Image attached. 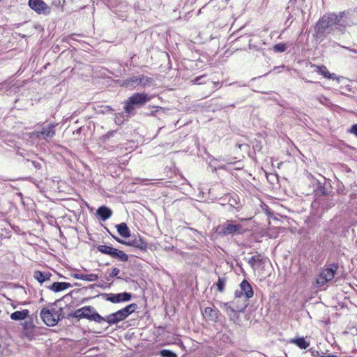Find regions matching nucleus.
<instances>
[{
  "label": "nucleus",
  "mask_w": 357,
  "mask_h": 357,
  "mask_svg": "<svg viewBox=\"0 0 357 357\" xmlns=\"http://www.w3.org/2000/svg\"><path fill=\"white\" fill-rule=\"evenodd\" d=\"M342 22L340 12L324 15L316 24L314 29L316 38H321L330 33H344L345 31Z\"/></svg>",
  "instance_id": "nucleus-1"
},
{
  "label": "nucleus",
  "mask_w": 357,
  "mask_h": 357,
  "mask_svg": "<svg viewBox=\"0 0 357 357\" xmlns=\"http://www.w3.org/2000/svg\"><path fill=\"white\" fill-rule=\"evenodd\" d=\"M40 317L47 326H54L59 320L63 318V309L59 307L56 303H53L41 309Z\"/></svg>",
  "instance_id": "nucleus-2"
},
{
  "label": "nucleus",
  "mask_w": 357,
  "mask_h": 357,
  "mask_svg": "<svg viewBox=\"0 0 357 357\" xmlns=\"http://www.w3.org/2000/svg\"><path fill=\"white\" fill-rule=\"evenodd\" d=\"M151 100V96L144 93H136L125 102L124 110L128 114H133L136 109L140 108Z\"/></svg>",
  "instance_id": "nucleus-3"
},
{
  "label": "nucleus",
  "mask_w": 357,
  "mask_h": 357,
  "mask_svg": "<svg viewBox=\"0 0 357 357\" xmlns=\"http://www.w3.org/2000/svg\"><path fill=\"white\" fill-rule=\"evenodd\" d=\"M137 308L135 303H132L117 312L107 316L106 322L109 325L117 324L119 321L126 319L131 313Z\"/></svg>",
  "instance_id": "nucleus-4"
},
{
  "label": "nucleus",
  "mask_w": 357,
  "mask_h": 357,
  "mask_svg": "<svg viewBox=\"0 0 357 357\" xmlns=\"http://www.w3.org/2000/svg\"><path fill=\"white\" fill-rule=\"evenodd\" d=\"M337 268L338 266L335 264H331L327 268H324L317 278L316 283L317 286H323L328 282L332 280Z\"/></svg>",
  "instance_id": "nucleus-5"
},
{
  "label": "nucleus",
  "mask_w": 357,
  "mask_h": 357,
  "mask_svg": "<svg viewBox=\"0 0 357 357\" xmlns=\"http://www.w3.org/2000/svg\"><path fill=\"white\" fill-rule=\"evenodd\" d=\"M58 126V123H50L47 125L43 126L40 130L34 131L31 133L32 138H42L46 142H49L52 139L55 134V128Z\"/></svg>",
  "instance_id": "nucleus-6"
},
{
  "label": "nucleus",
  "mask_w": 357,
  "mask_h": 357,
  "mask_svg": "<svg viewBox=\"0 0 357 357\" xmlns=\"http://www.w3.org/2000/svg\"><path fill=\"white\" fill-rule=\"evenodd\" d=\"M217 231L220 235L228 236L234 234H242L243 227L240 224H232L231 221L227 220L217 228Z\"/></svg>",
  "instance_id": "nucleus-7"
},
{
  "label": "nucleus",
  "mask_w": 357,
  "mask_h": 357,
  "mask_svg": "<svg viewBox=\"0 0 357 357\" xmlns=\"http://www.w3.org/2000/svg\"><path fill=\"white\" fill-rule=\"evenodd\" d=\"M29 7L38 14L49 15L51 8L43 0H29Z\"/></svg>",
  "instance_id": "nucleus-8"
},
{
  "label": "nucleus",
  "mask_w": 357,
  "mask_h": 357,
  "mask_svg": "<svg viewBox=\"0 0 357 357\" xmlns=\"http://www.w3.org/2000/svg\"><path fill=\"white\" fill-rule=\"evenodd\" d=\"M344 31L347 27H350L354 25H357V9L354 10H347L340 12Z\"/></svg>",
  "instance_id": "nucleus-9"
},
{
  "label": "nucleus",
  "mask_w": 357,
  "mask_h": 357,
  "mask_svg": "<svg viewBox=\"0 0 357 357\" xmlns=\"http://www.w3.org/2000/svg\"><path fill=\"white\" fill-rule=\"evenodd\" d=\"M254 292L250 284L244 280L240 284V289L235 291L236 297H241L245 296L247 299H249L253 296Z\"/></svg>",
  "instance_id": "nucleus-10"
},
{
  "label": "nucleus",
  "mask_w": 357,
  "mask_h": 357,
  "mask_svg": "<svg viewBox=\"0 0 357 357\" xmlns=\"http://www.w3.org/2000/svg\"><path fill=\"white\" fill-rule=\"evenodd\" d=\"M126 245L135 247L142 251H145L147 249L148 245L146 240L140 236L134 235L131 236L128 241H126Z\"/></svg>",
  "instance_id": "nucleus-11"
},
{
  "label": "nucleus",
  "mask_w": 357,
  "mask_h": 357,
  "mask_svg": "<svg viewBox=\"0 0 357 357\" xmlns=\"http://www.w3.org/2000/svg\"><path fill=\"white\" fill-rule=\"evenodd\" d=\"M105 299L113 303H119L121 302L129 301L131 299V294L123 292L119 294H105Z\"/></svg>",
  "instance_id": "nucleus-12"
},
{
  "label": "nucleus",
  "mask_w": 357,
  "mask_h": 357,
  "mask_svg": "<svg viewBox=\"0 0 357 357\" xmlns=\"http://www.w3.org/2000/svg\"><path fill=\"white\" fill-rule=\"evenodd\" d=\"M266 260V259L264 256L260 254H257L249 259L248 264L252 267V268L255 271L261 265H264Z\"/></svg>",
  "instance_id": "nucleus-13"
},
{
  "label": "nucleus",
  "mask_w": 357,
  "mask_h": 357,
  "mask_svg": "<svg viewBox=\"0 0 357 357\" xmlns=\"http://www.w3.org/2000/svg\"><path fill=\"white\" fill-rule=\"evenodd\" d=\"M109 8L117 14L126 12L128 9V6L125 2H118L116 0H113L109 2Z\"/></svg>",
  "instance_id": "nucleus-14"
},
{
  "label": "nucleus",
  "mask_w": 357,
  "mask_h": 357,
  "mask_svg": "<svg viewBox=\"0 0 357 357\" xmlns=\"http://www.w3.org/2000/svg\"><path fill=\"white\" fill-rule=\"evenodd\" d=\"M45 287L54 292H59L71 287L72 284L65 282H54L52 284H45Z\"/></svg>",
  "instance_id": "nucleus-15"
},
{
  "label": "nucleus",
  "mask_w": 357,
  "mask_h": 357,
  "mask_svg": "<svg viewBox=\"0 0 357 357\" xmlns=\"http://www.w3.org/2000/svg\"><path fill=\"white\" fill-rule=\"evenodd\" d=\"M52 276V275L48 271H36L33 273V278L40 284L45 283V284H50L49 282Z\"/></svg>",
  "instance_id": "nucleus-16"
},
{
  "label": "nucleus",
  "mask_w": 357,
  "mask_h": 357,
  "mask_svg": "<svg viewBox=\"0 0 357 357\" xmlns=\"http://www.w3.org/2000/svg\"><path fill=\"white\" fill-rule=\"evenodd\" d=\"M95 215L102 221H106L112 215V211L105 206H102L96 210Z\"/></svg>",
  "instance_id": "nucleus-17"
},
{
  "label": "nucleus",
  "mask_w": 357,
  "mask_h": 357,
  "mask_svg": "<svg viewBox=\"0 0 357 357\" xmlns=\"http://www.w3.org/2000/svg\"><path fill=\"white\" fill-rule=\"evenodd\" d=\"M221 308L228 314L231 315L233 313L242 311L244 307H236L234 306V301L223 303L221 305Z\"/></svg>",
  "instance_id": "nucleus-18"
},
{
  "label": "nucleus",
  "mask_w": 357,
  "mask_h": 357,
  "mask_svg": "<svg viewBox=\"0 0 357 357\" xmlns=\"http://www.w3.org/2000/svg\"><path fill=\"white\" fill-rule=\"evenodd\" d=\"M203 315L208 320L216 321L218 318V310L210 307H207L204 309Z\"/></svg>",
  "instance_id": "nucleus-19"
},
{
  "label": "nucleus",
  "mask_w": 357,
  "mask_h": 357,
  "mask_svg": "<svg viewBox=\"0 0 357 357\" xmlns=\"http://www.w3.org/2000/svg\"><path fill=\"white\" fill-rule=\"evenodd\" d=\"M110 257L119 261L126 262L128 260V256L123 251L113 248Z\"/></svg>",
  "instance_id": "nucleus-20"
},
{
  "label": "nucleus",
  "mask_w": 357,
  "mask_h": 357,
  "mask_svg": "<svg viewBox=\"0 0 357 357\" xmlns=\"http://www.w3.org/2000/svg\"><path fill=\"white\" fill-rule=\"evenodd\" d=\"M73 316L79 319L82 318L89 319V306H85L76 310L73 313Z\"/></svg>",
  "instance_id": "nucleus-21"
},
{
  "label": "nucleus",
  "mask_w": 357,
  "mask_h": 357,
  "mask_svg": "<svg viewBox=\"0 0 357 357\" xmlns=\"http://www.w3.org/2000/svg\"><path fill=\"white\" fill-rule=\"evenodd\" d=\"M317 72L324 76L325 77H327L331 79H337V77H336L335 74L334 73H330L328 70L327 68L325 66H317Z\"/></svg>",
  "instance_id": "nucleus-22"
},
{
  "label": "nucleus",
  "mask_w": 357,
  "mask_h": 357,
  "mask_svg": "<svg viewBox=\"0 0 357 357\" xmlns=\"http://www.w3.org/2000/svg\"><path fill=\"white\" fill-rule=\"evenodd\" d=\"M119 234L123 237L128 238L130 236V229L125 222L120 223L116 226Z\"/></svg>",
  "instance_id": "nucleus-23"
},
{
  "label": "nucleus",
  "mask_w": 357,
  "mask_h": 357,
  "mask_svg": "<svg viewBox=\"0 0 357 357\" xmlns=\"http://www.w3.org/2000/svg\"><path fill=\"white\" fill-rule=\"evenodd\" d=\"M28 310H23L22 311H15L10 314V319L14 321L24 320L29 315Z\"/></svg>",
  "instance_id": "nucleus-24"
},
{
  "label": "nucleus",
  "mask_w": 357,
  "mask_h": 357,
  "mask_svg": "<svg viewBox=\"0 0 357 357\" xmlns=\"http://www.w3.org/2000/svg\"><path fill=\"white\" fill-rule=\"evenodd\" d=\"M122 86L127 88H135L139 86L138 76L128 78L123 82Z\"/></svg>",
  "instance_id": "nucleus-25"
},
{
  "label": "nucleus",
  "mask_w": 357,
  "mask_h": 357,
  "mask_svg": "<svg viewBox=\"0 0 357 357\" xmlns=\"http://www.w3.org/2000/svg\"><path fill=\"white\" fill-rule=\"evenodd\" d=\"M291 342L296 344L301 349H306L310 346V343L303 337L294 339L291 340Z\"/></svg>",
  "instance_id": "nucleus-26"
},
{
  "label": "nucleus",
  "mask_w": 357,
  "mask_h": 357,
  "mask_svg": "<svg viewBox=\"0 0 357 357\" xmlns=\"http://www.w3.org/2000/svg\"><path fill=\"white\" fill-rule=\"evenodd\" d=\"M139 86H146L149 85L153 79L151 77H149L146 75H142L138 76Z\"/></svg>",
  "instance_id": "nucleus-27"
},
{
  "label": "nucleus",
  "mask_w": 357,
  "mask_h": 357,
  "mask_svg": "<svg viewBox=\"0 0 357 357\" xmlns=\"http://www.w3.org/2000/svg\"><path fill=\"white\" fill-rule=\"evenodd\" d=\"M130 114H124L123 113H118L115 116L114 121L117 125H121L126 120H127Z\"/></svg>",
  "instance_id": "nucleus-28"
},
{
  "label": "nucleus",
  "mask_w": 357,
  "mask_h": 357,
  "mask_svg": "<svg viewBox=\"0 0 357 357\" xmlns=\"http://www.w3.org/2000/svg\"><path fill=\"white\" fill-rule=\"evenodd\" d=\"M107 317H102L98 313H97L95 310L92 311L91 309V321L93 320L98 323H101L102 321H106Z\"/></svg>",
  "instance_id": "nucleus-29"
},
{
  "label": "nucleus",
  "mask_w": 357,
  "mask_h": 357,
  "mask_svg": "<svg viewBox=\"0 0 357 357\" xmlns=\"http://www.w3.org/2000/svg\"><path fill=\"white\" fill-rule=\"evenodd\" d=\"M97 249L98 251L110 256L113 247L105 245H100L97 247Z\"/></svg>",
  "instance_id": "nucleus-30"
},
{
  "label": "nucleus",
  "mask_w": 357,
  "mask_h": 357,
  "mask_svg": "<svg viewBox=\"0 0 357 357\" xmlns=\"http://www.w3.org/2000/svg\"><path fill=\"white\" fill-rule=\"evenodd\" d=\"M226 278H218V280L217 282L215 283V285L217 287V289L219 292H222L225 290V286L226 283Z\"/></svg>",
  "instance_id": "nucleus-31"
},
{
  "label": "nucleus",
  "mask_w": 357,
  "mask_h": 357,
  "mask_svg": "<svg viewBox=\"0 0 357 357\" xmlns=\"http://www.w3.org/2000/svg\"><path fill=\"white\" fill-rule=\"evenodd\" d=\"M316 195H326L327 192L324 186L321 185L320 182L318 183L317 188L315 190Z\"/></svg>",
  "instance_id": "nucleus-32"
},
{
  "label": "nucleus",
  "mask_w": 357,
  "mask_h": 357,
  "mask_svg": "<svg viewBox=\"0 0 357 357\" xmlns=\"http://www.w3.org/2000/svg\"><path fill=\"white\" fill-rule=\"evenodd\" d=\"M287 50L284 43H278L273 46V50L276 52H284Z\"/></svg>",
  "instance_id": "nucleus-33"
},
{
  "label": "nucleus",
  "mask_w": 357,
  "mask_h": 357,
  "mask_svg": "<svg viewBox=\"0 0 357 357\" xmlns=\"http://www.w3.org/2000/svg\"><path fill=\"white\" fill-rule=\"evenodd\" d=\"M160 354L162 357H176V354L173 351L167 349H162L160 351Z\"/></svg>",
  "instance_id": "nucleus-34"
},
{
  "label": "nucleus",
  "mask_w": 357,
  "mask_h": 357,
  "mask_svg": "<svg viewBox=\"0 0 357 357\" xmlns=\"http://www.w3.org/2000/svg\"><path fill=\"white\" fill-rule=\"evenodd\" d=\"M73 277L77 279H81L83 280L89 281V274L76 273L73 274Z\"/></svg>",
  "instance_id": "nucleus-35"
},
{
  "label": "nucleus",
  "mask_w": 357,
  "mask_h": 357,
  "mask_svg": "<svg viewBox=\"0 0 357 357\" xmlns=\"http://www.w3.org/2000/svg\"><path fill=\"white\" fill-rule=\"evenodd\" d=\"M27 162H30L36 169L42 168V165L39 161L27 160Z\"/></svg>",
  "instance_id": "nucleus-36"
},
{
  "label": "nucleus",
  "mask_w": 357,
  "mask_h": 357,
  "mask_svg": "<svg viewBox=\"0 0 357 357\" xmlns=\"http://www.w3.org/2000/svg\"><path fill=\"white\" fill-rule=\"evenodd\" d=\"M238 202V197H231L228 201V203L231 206H235Z\"/></svg>",
  "instance_id": "nucleus-37"
},
{
  "label": "nucleus",
  "mask_w": 357,
  "mask_h": 357,
  "mask_svg": "<svg viewBox=\"0 0 357 357\" xmlns=\"http://www.w3.org/2000/svg\"><path fill=\"white\" fill-rule=\"evenodd\" d=\"M120 273V270L118 268H113L111 273H109L110 277H116Z\"/></svg>",
  "instance_id": "nucleus-38"
},
{
  "label": "nucleus",
  "mask_w": 357,
  "mask_h": 357,
  "mask_svg": "<svg viewBox=\"0 0 357 357\" xmlns=\"http://www.w3.org/2000/svg\"><path fill=\"white\" fill-rule=\"evenodd\" d=\"M317 99L321 103V104H324V105H326L328 102V100L327 98H326L325 96H319L317 98Z\"/></svg>",
  "instance_id": "nucleus-39"
},
{
  "label": "nucleus",
  "mask_w": 357,
  "mask_h": 357,
  "mask_svg": "<svg viewBox=\"0 0 357 357\" xmlns=\"http://www.w3.org/2000/svg\"><path fill=\"white\" fill-rule=\"evenodd\" d=\"M349 132L357 137V124L352 126L349 130Z\"/></svg>",
  "instance_id": "nucleus-40"
},
{
  "label": "nucleus",
  "mask_w": 357,
  "mask_h": 357,
  "mask_svg": "<svg viewBox=\"0 0 357 357\" xmlns=\"http://www.w3.org/2000/svg\"><path fill=\"white\" fill-rule=\"evenodd\" d=\"M203 77H204V76H202V77H196V78L193 80L194 83H195V84H202V82H199V81H200V79H202Z\"/></svg>",
  "instance_id": "nucleus-41"
},
{
  "label": "nucleus",
  "mask_w": 357,
  "mask_h": 357,
  "mask_svg": "<svg viewBox=\"0 0 357 357\" xmlns=\"http://www.w3.org/2000/svg\"><path fill=\"white\" fill-rule=\"evenodd\" d=\"M114 238L119 243H121V244H124V245H126V241H124V240H121L117 237H114Z\"/></svg>",
  "instance_id": "nucleus-42"
},
{
  "label": "nucleus",
  "mask_w": 357,
  "mask_h": 357,
  "mask_svg": "<svg viewBox=\"0 0 357 357\" xmlns=\"http://www.w3.org/2000/svg\"><path fill=\"white\" fill-rule=\"evenodd\" d=\"M343 48H345L347 50H348L349 51L351 52H354V53H357V50L356 49H354V48H350V47H344V46H342Z\"/></svg>",
  "instance_id": "nucleus-43"
},
{
  "label": "nucleus",
  "mask_w": 357,
  "mask_h": 357,
  "mask_svg": "<svg viewBox=\"0 0 357 357\" xmlns=\"http://www.w3.org/2000/svg\"><path fill=\"white\" fill-rule=\"evenodd\" d=\"M97 279V275L96 274L91 273V281L96 280Z\"/></svg>",
  "instance_id": "nucleus-44"
},
{
  "label": "nucleus",
  "mask_w": 357,
  "mask_h": 357,
  "mask_svg": "<svg viewBox=\"0 0 357 357\" xmlns=\"http://www.w3.org/2000/svg\"><path fill=\"white\" fill-rule=\"evenodd\" d=\"M190 230H192L193 232L195 233H199L197 230L195 229H192V228H190Z\"/></svg>",
  "instance_id": "nucleus-45"
},
{
  "label": "nucleus",
  "mask_w": 357,
  "mask_h": 357,
  "mask_svg": "<svg viewBox=\"0 0 357 357\" xmlns=\"http://www.w3.org/2000/svg\"><path fill=\"white\" fill-rule=\"evenodd\" d=\"M321 357H335V356L328 355V356H322Z\"/></svg>",
  "instance_id": "nucleus-46"
},
{
  "label": "nucleus",
  "mask_w": 357,
  "mask_h": 357,
  "mask_svg": "<svg viewBox=\"0 0 357 357\" xmlns=\"http://www.w3.org/2000/svg\"><path fill=\"white\" fill-rule=\"evenodd\" d=\"M120 17H123L124 15L123 14H119Z\"/></svg>",
  "instance_id": "nucleus-47"
},
{
  "label": "nucleus",
  "mask_w": 357,
  "mask_h": 357,
  "mask_svg": "<svg viewBox=\"0 0 357 357\" xmlns=\"http://www.w3.org/2000/svg\"><path fill=\"white\" fill-rule=\"evenodd\" d=\"M63 1H64V2H66V1H67V0H63Z\"/></svg>",
  "instance_id": "nucleus-48"
},
{
  "label": "nucleus",
  "mask_w": 357,
  "mask_h": 357,
  "mask_svg": "<svg viewBox=\"0 0 357 357\" xmlns=\"http://www.w3.org/2000/svg\"><path fill=\"white\" fill-rule=\"evenodd\" d=\"M1 312V311L0 310V312Z\"/></svg>",
  "instance_id": "nucleus-49"
}]
</instances>
